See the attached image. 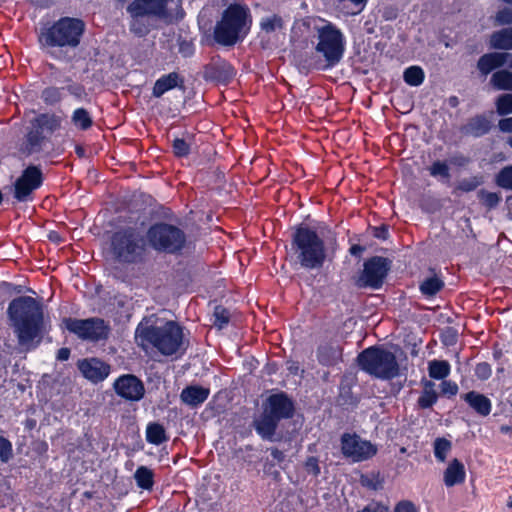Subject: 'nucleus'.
Listing matches in <instances>:
<instances>
[{
  "mask_svg": "<svg viewBox=\"0 0 512 512\" xmlns=\"http://www.w3.org/2000/svg\"><path fill=\"white\" fill-rule=\"evenodd\" d=\"M67 82L68 84L64 88L75 99L83 100L87 96L84 85L78 82H73L71 79H68Z\"/></svg>",
  "mask_w": 512,
  "mask_h": 512,
  "instance_id": "nucleus-51",
  "label": "nucleus"
},
{
  "mask_svg": "<svg viewBox=\"0 0 512 512\" xmlns=\"http://www.w3.org/2000/svg\"><path fill=\"white\" fill-rule=\"evenodd\" d=\"M312 32L316 40L314 49L323 57V61L314 57L302 59L299 61L300 69L306 72L327 71L337 66L346 49L344 33L336 24L322 18L314 21Z\"/></svg>",
  "mask_w": 512,
  "mask_h": 512,
  "instance_id": "nucleus-4",
  "label": "nucleus"
},
{
  "mask_svg": "<svg viewBox=\"0 0 512 512\" xmlns=\"http://www.w3.org/2000/svg\"><path fill=\"white\" fill-rule=\"evenodd\" d=\"M343 349L335 341L320 344L316 350V358L320 365L333 367L342 362Z\"/></svg>",
  "mask_w": 512,
  "mask_h": 512,
  "instance_id": "nucleus-20",
  "label": "nucleus"
},
{
  "mask_svg": "<svg viewBox=\"0 0 512 512\" xmlns=\"http://www.w3.org/2000/svg\"><path fill=\"white\" fill-rule=\"evenodd\" d=\"M479 198L482 204L488 209L495 208L501 200L499 194L495 192H488L484 189L479 192Z\"/></svg>",
  "mask_w": 512,
  "mask_h": 512,
  "instance_id": "nucleus-52",
  "label": "nucleus"
},
{
  "mask_svg": "<svg viewBox=\"0 0 512 512\" xmlns=\"http://www.w3.org/2000/svg\"><path fill=\"white\" fill-rule=\"evenodd\" d=\"M403 80L409 86L418 87L425 80L424 70L418 65L409 66L403 72Z\"/></svg>",
  "mask_w": 512,
  "mask_h": 512,
  "instance_id": "nucleus-38",
  "label": "nucleus"
},
{
  "mask_svg": "<svg viewBox=\"0 0 512 512\" xmlns=\"http://www.w3.org/2000/svg\"><path fill=\"white\" fill-rule=\"evenodd\" d=\"M113 390L118 397L129 402H138L145 395L143 381L131 373L118 376L114 380Z\"/></svg>",
  "mask_w": 512,
  "mask_h": 512,
  "instance_id": "nucleus-14",
  "label": "nucleus"
},
{
  "mask_svg": "<svg viewBox=\"0 0 512 512\" xmlns=\"http://www.w3.org/2000/svg\"><path fill=\"white\" fill-rule=\"evenodd\" d=\"M122 446L125 449L126 456L133 457L135 453L141 451L144 448L140 433L138 431L132 430L126 437V443H124Z\"/></svg>",
  "mask_w": 512,
  "mask_h": 512,
  "instance_id": "nucleus-39",
  "label": "nucleus"
},
{
  "mask_svg": "<svg viewBox=\"0 0 512 512\" xmlns=\"http://www.w3.org/2000/svg\"><path fill=\"white\" fill-rule=\"evenodd\" d=\"M360 483L363 487L371 490H379L383 487L384 478L379 472L372 471L370 473L362 474L360 477Z\"/></svg>",
  "mask_w": 512,
  "mask_h": 512,
  "instance_id": "nucleus-43",
  "label": "nucleus"
},
{
  "mask_svg": "<svg viewBox=\"0 0 512 512\" xmlns=\"http://www.w3.org/2000/svg\"><path fill=\"white\" fill-rule=\"evenodd\" d=\"M146 440L147 442L154 444V445H160V422L155 421L152 423H149L146 428Z\"/></svg>",
  "mask_w": 512,
  "mask_h": 512,
  "instance_id": "nucleus-54",
  "label": "nucleus"
},
{
  "mask_svg": "<svg viewBox=\"0 0 512 512\" xmlns=\"http://www.w3.org/2000/svg\"><path fill=\"white\" fill-rule=\"evenodd\" d=\"M394 512H418V510L412 501L402 500L396 504Z\"/></svg>",
  "mask_w": 512,
  "mask_h": 512,
  "instance_id": "nucleus-61",
  "label": "nucleus"
},
{
  "mask_svg": "<svg viewBox=\"0 0 512 512\" xmlns=\"http://www.w3.org/2000/svg\"><path fill=\"white\" fill-rule=\"evenodd\" d=\"M213 317V326L218 330H222L228 326L231 314L226 307L222 305H216L214 307Z\"/></svg>",
  "mask_w": 512,
  "mask_h": 512,
  "instance_id": "nucleus-42",
  "label": "nucleus"
},
{
  "mask_svg": "<svg viewBox=\"0 0 512 512\" xmlns=\"http://www.w3.org/2000/svg\"><path fill=\"white\" fill-rule=\"evenodd\" d=\"M7 317L24 351H33L43 342L47 333L43 305L31 296H18L7 307Z\"/></svg>",
  "mask_w": 512,
  "mask_h": 512,
  "instance_id": "nucleus-2",
  "label": "nucleus"
},
{
  "mask_svg": "<svg viewBox=\"0 0 512 512\" xmlns=\"http://www.w3.org/2000/svg\"><path fill=\"white\" fill-rule=\"evenodd\" d=\"M360 369L381 380H392L399 376L400 367L395 354L383 346H370L357 356Z\"/></svg>",
  "mask_w": 512,
  "mask_h": 512,
  "instance_id": "nucleus-7",
  "label": "nucleus"
},
{
  "mask_svg": "<svg viewBox=\"0 0 512 512\" xmlns=\"http://www.w3.org/2000/svg\"><path fill=\"white\" fill-rule=\"evenodd\" d=\"M73 125L82 131H86L93 126V118L86 108L80 107L73 111L71 116Z\"/></svg>",
  "mask_w": 512,
  "mask_h": 512,
  "instance_id": "nucleus-36",
  "label": "nucleus"
},
{
  "mask_svg": "<svg viewBox=\"0 0 512 512\" xmlns=\"http://www.w3.org/2000/svg\"><path fill=\"white\" fill-rule=\"evenodd\" d=\"M278 423V420L264 412L258 419L254 421V428L257 434L263 440L274 441Z\"/></svg>",
  "mask_w": 512,
  "mask_h": 512,
  "instance_id": "nucleus-28",
  "label": "nucleus"
},
{
  "mask_svg": "<svg viewBox=\"0 0 512 512\" xmlns=\"http://www.w3.org/2000/svg\"><path fill=\"white\" fill-rule=\"evenodd\" d=\"M490 83L495 90L512 91V72L508 70H498L490 78Z\"/></svg>",
  "mask_w": 512,
  "mask_h": 512,
  "instance_id": "nucleus-34",
  "label": "nucleus"
},
{
  "mask_svg": "<svg viewBox=\"0 0 512 512\" xmlns=\"http://www.w3.org/2000/svg\"><path fill=\"white\" fill-rule=\"evenodd\" d=\"M176 39V46L178 53L183 58H192L196 52L195 40L196 36L193 35L190 28L181 25L177 29V33H173Z\"/></svg>",
  "mask_w": 512,
  "mask_h": 512,
  "instance_id": "nucleus-21",
  "label": "nucleus"
},
{
  "mask_svg": "<svg viewBox=\"0 0 512 512\" xmlns=\"http://www.w3.org/2000/svg\"><path fill=\"white\" fill-rule=\"evenodd\" d=\"M61 117L56 114L41 113L37 115L32 121L31 125L38 128L43 134H53L61 128Z\"/></svg>",
  "mask_w": 512,
  "mask_h": 512,
  "instance_id": "nucleus-30",
  "label": "nucleus"
},
{
  "mask_svg": "<svg viewBox=\"0 0 512 512\" xmlns=\"http://www.w3.org/2000/svg\"><path fill=\"white\" fill-rule=\"evenodd\" d=\"M268 410L266 413L280 421L282 419H289L294 414V403L284 392L272 394L267 399Z\"/></svg>",
  "mask_w": 512,
  "mask_h": 512,
  "instance_id": "nucleus-19",
  "label": "nucleus"
},
{
  "mask_svg": "<svg viewBox=\"0 0 512 512\" xmlns=\"http://www.w3.org/2000/svg\"><path fill=\"white\" fill-rule=\"evenodd\" d=\"M438 400L437 392L435 391V384L432 381H423V390L417 400V405L421 409H429Z\"/></svg>",
  "mask_w": 512,
  "mask_h": 512,
  "instance_id": "nucleus-32",
  "label": "nucleus"
},
{
  "mask_svg": "<svg viewBox=\"0 0 512 512\" xmlns=\"http://www.w3.org/2000/svg\"><path fill=\"white\" fill-rule=\"evenodd\" d=\"M496 20L501 25L512 24V8H503L496 14Z\"/></svg>",
  "mask_w": 512,
  "mask_h": 512,
  "instance_id": "nucleus-60",
  "label": "nucleus"
},
{
  "mask_svg": "<svg viewBox=\"0 0 512 512\" xmlns=\"http://www.w3.org/2000/svg\"><path fill=\"white\" fill-rule=\"evenodd\" d=\"M260 28L265 33H273L283 28V20L277 14L263 17L260 21Z\"/></svg>",
  "mask_w": 512,
  "mask_h": 512,
  "instance_id": "nucleus-44",
  "label": "nucleus"
},
{
  "mask_svg": "<svg viewBox=\"0 0 512 512\" xmlns=\"http://www.w3.org/2000/svg\"><path fill=\"white\" fill-rule=\"evenodd\" d=\"M63 87L49 86L41 91L40 98L48 106H54L63 100Z\"/></svg>",
  "mask_w": 512,
  "mask_h": 512,
  "instance_id": "nucleus-41",
  "label": "nucleus"
},
{
  "mask_svg": "<svg viewBox=\"0 0 512 512\" xmlns=\"http://www.w3.org/2000/svg\"><path fill=\"white\" fill-rule=\"evenodd\" d=\"M429 174L432 177H440L443 180H448L450 178V169L448 164L445 161H434L430 167L428 168Z\"/></svg>",
  "mask_w": 512,
  "mask_h": 512,
  "instance_id": "nucleus-47",
  "label": "nucleus"
},
{
  "mask_svg": "<svg viewBox=\"0 0 512 512\" xmlns=\"http://www.w3.org/2000/svg\"><path fill=\"white\" fill-rule=\"evenodd\" d=\"M184 16L182 0H162V22L167 24L176 23L182 20Z\"/></svg>",
  "mask_w": 512,
  "mask_h": 512,
  "instance_id": "nucleus-29",
  "label": "nucleus"
},
{
  "mask_svg": "<svg viewBox=\"0 0 512 512\" xmlns=\"http://www.w3.org/2000/svg\"><path fill=\"white\" fill-rule=\"evenodd\" d=\"M483 182L482 176H471L460 180L458 182L457 189L465 193L472 192L482 185Z\"/></svg>",
  "mask_w": 512,
  "mask_h": 512,
  "instance_id": "nucleus-49",
  "label": "nucleus"
},
{
  "mask_svg": "<svg viewBox=\"0 0 512 512\" xmlns=\"http://www.w3.org/2000/svg\"><path fill=\"white\" fill-rule=\"evenodd\" d=\"M210 395V389L200 385L186 386L180 394L181 401L191 408L203 404Z\"/></svg>",
  "mask_w": 512,
  "mask_h": 512,
  "instance_id": "nucleus-24",
  "label": "nucleus"
},
{
  "mask_svg": "<svg viewBox=\"0 0 512 512\" xmlns=\"http://www.w3.org/2000/svg\"><path fill=\"white\" fill-rule=\"evenodd\" d=\"M305 471L314 477H318L321 473L319 460L316 456H308L304 462Z\"/></svg>",
  "mask_w": 512,
  "mask_h": 512,
  "instance_id": "nucleus-56",
  "label": "nucleus"
},
{
  "mask_svg": "<svg viewBox=\"0 0 512 512\" xmlns=\"http://www.w3.org/2000/svg\"><path fill=\"white\" fill-rule=\"evenodd\" d=\"M143 18H131L130 31L138 37H143L148 34L149 28L142 23Z\"/></svg>",
  "mask_w": 512,
  "mask_h": 512,
  "instance_id": "nucleus-57",
  "label": "nucleus"
},
{
  "mask_svg": "<svg viewBox=\"0 0 512 512\" xmlns=\"http://www.w3.org/2000/svg\"><path fill=\"white\" fill-rule=\"evenodd\" d=\"M13 458V445L11 441L0 435V461L8 463Z\"/></svg>",
  "mask_w": 512,
  "mask_h": 512,
  "instance_id": "nucleus-50",
  "label": "nucleus"
},
{
  "mask_svg": "<svg viewBox=\"0 0 512 512\" xmlns=\"http://www.w3.org/2000/svg\"><path fill=\"white\" fill-rule=\"evenodd\" d=\"M189 345V339L184 337L183 327L178 322L169 320L162 324V356L181 359Z\"/></svg>",
  "mask_w": 512,
  "mask_h": 512,
  "instance_id": "nucleus-11",
  "label": "nucleus"
},
{
  "mask_svg": "<svg viewBox=\"0 0 512 512\" xmlns=\"http://www.w3.org/2000/svg\"><path fill=\"white\" fill-rule=\"evenodd\" d=\"M44 182V174L40 165L29 164L13 183V198L19 203L33 200V193Z\"/></svg>",
  "mask_w": 512,
  "mask_h": 512,
  "instance_id": "nucleus-10",
  "label": "nucleus"
},
{
  "mask_svg": "<svg viewBox=\"0 0 512 512\" xmlns=\"http://www.w3.org/2000/svg\"><path fill=\"white\" fill-rule=\"evenodd\" d=\"M358 512H388V508L380 503H372Z\"/></svg>",
  "mask_w": 512,
  "mask_h": 512,
  "instance_id": "nucleus-64",
  "label": "nucleus"
},
{
  "mask_svg": "<svg viewBox=\"0 0 512 512\" xmlns=\"http://www.w3.org/2000/svg\"><path fill=\"white\" fill-rule=\"evenodd\" d=\"M341 452L353 462H362L376 455L377 448L370 441L361 439L355 433H344L341 436Z\"/></svg>",
  "mask_w": 512,
  "mask_h": 512,
  "instance_id": "nucleus-13",
  "label": "nucleus"
},
{
  "mask_svg": "<svg viewBox=\"0 0 512 512\" xmlns=\"http://www.w3.org/2000/svg\"><path fill=\"white\" fill-rule=\"evenodd\" d=\"M172 151L176 157H186L190 153V144L182 138H175L172 141Z\"/></svg>",
  "mask_w": 512,
  "mask_h": 512,
  "instance_id": "nucleus-53",
  "label": "nucleus"
},
{
  "mask_svg": "<svg viewBox=\"0 0 512 512\" xmlns=\"http://www.w3.org/2000/svg\"><path fill=\"white\" fill-rule=\"evenodd\" d=\"M491 46L496 49H512V27L494 32L491 36Z\"/></svg>",
  "mask_w": 512,
  "mask_h": 512,
  "instance_id": "nucleus-35",
  "label": "nucleus"
},
{
  "mask_svg": "<svg viewBox=\"0 0 512 512\" xmlns=\"http://www.w3.org/2000/svg\"><path fill=\"white\" fill-rule=\"evenodd\" d=\"M373 236L379 240H387L389 237V229L388 226L382 224L380 226L373 228Z\"/></svg>",
  "mask_w": 512,
  "mask_h": 512,
  "instance_id": "nucleus-63",
  "label": "nucleus"
},
{
  "mask_svg": "<svg viewBox=\"0 0 512 512\" xmlns=\"http://www.w3.org/2000/svg\"><path fill=\"white\" fill-rule=\"evenodd\" d=\"M65 329L83 341L100 342L109 338L111 327L108 322L99 317L77 319L63 318Z\"/></svg>",
  "mask_w": 512,
  "mask_h": 512,
  "instance_id": "nucleus-8",
  "label": "nucleus"
},
{
  "mask_svg": "<svg viewBox=\"0 0 512 512\" xmlns=\"http://www.w3.org/2000/svg\"><path fill=\"white\" fill-rule=\"evenodd\" d=\"M441 392L444 395L454 396L458 392V386L455 382L443 380L441 385Z\"/></svg>",
  "mask_w": 512,
  "mask_h": 512,
  "instance_id": "nucleus-62",
  "label": "nucleus"
},
{
  "mask_svg": "<svg viewBox=\"0 0 512 512\" xmlns=\"http://www.w3.org/2000/svg\"><path fill=\"white\" fill-rule=\"evenodd\" d=\"M235 74L234 67L220 56L213 57L203 68V78L205 81L222 85L229 84Z\"/></svg>",
  "mask_w": 512,
  "mask_h": 512,
  "instance_id": "nucleus-15",
  "label": "nucleus"
},
{
  "mask_svg": "<svg viewBox=\"0 0 512 512\" xmlns=\"http://www.w3.org/2000/svg\"><path fill=\"white\" fill-rule=\"evenodd\" d=\"M290 246L296 263L308 271L319 270L326 262H332L339 248L335 235L326 242L315 228L304 223L293 228Z\"/></svg>",
  "mask_w": 512,
  "mask_h": 512,
  "instance_id": "nucleus-3",
  "label": "nucleus"
},
{
  "mask_svg": "<svg viewBox=\"0 0 512 512\" xmlns=\"http://www.w3.org/2000/svg\"><path fill=\"white\" fill-rule=\"evenodd\" d=\"M466 471L464 464L458 460L453 459L444 471L443 480L446 487H453L465 482Z\"/></svg>",
  "mask_w": 512,
  "mask_h": 512,
  "instance_id": "nucleus-27",
  "label": "nucleus"
},
{
  "mask_svg": "<svg viewBox=\"0 0 512 512\" xmlns=\"http://www.w3.org/2000/svg\"><path fill=\"white\" fill-rule=\"evenodd\" d=\"M391 264V260L386 257L372 256L368 258L364 262L357 285L361 288L380 289L391 269Z\"/></svg>",
  "mask_w": 512,
  "mask_h": 512,
  "instance_id": "nucleus-12",
  "label": "nucleus"
},
{
  "mask_svg": "<svg viewBox=\"0 0 512 512\" xmlns=\"http://www.w3.org/2000/svg\"><path fill=\"white\" fill-rule=\"evenodd\" d=\"M475 375L480 380H487L492 375V368L487 362H480L475 367Z\"/></svg>",
  "mask_w": 512,
  "mask_h": 512,
  "instance_id": "nucleus-58",
  "label": "nucleus"
},
{
  "mask_svg": "<svg viewBox=\"0 0 512 512\" xmlns=\"http://www.w3.org/2000/svg\"><path fill=\"white\" fill-rule=\"evenodd\" d=\"M85 32V23L82 19L74 17H61L52 25L42 28L38 42L43 52L58 61H70L68 49H75L80 45Z\"/></svg>",
  "mask_w": 512,
  "mask_h": 512,
  "instance_id": "nucleus-5",
  "label": "nucleus"
},
{
  "mask_svg": "<svg viewBox=\"0 0 512 512\" xmlns=\"http://www.w3.org/2000/svg\"><path fill=\"white\" fill-rule=\"evenodd\" d=\"M507 56L506 53L500 52L486 53L478 59L477 69L482 75L487 76L493 70L504 66Z\"/></svg>",
  "mask_w": 512,
  "mask_h": 512,
  "instance_id": "nucleus-25",
  "label": "nucleus"
},
{
  "mask_svg": "<svg viewBox=\"0 0 512 512\" xmlns=\"http://www.w3.org/2000/svg\"><path fill=\"white\" fill-rule=\"evenodd\" d=\"M495 107L500 116L512 114V93L499 95L495 100Z\"/></svg>",
  "mask_w": 512,
  "mask_h": 512,
  "instance_id": "nucleus-45",
  "label": "nucleus"
},
{
  "mask_svg": "<svg viewBox=\"0 0 512 512\" xmlns=\"http://www.w3.org/2000/svg\"><path fill=\"white\" fill-rule=\"evenodd\" d=\"M151 250L160 252V210L156 208L144 209L134 225L120 227L110 237L111 258L121 266L145 264Z\"/></svg>",
  "mask_w": 512,
  "mask_h": 512,
  "instance_id": "nucleus-1",
  "label": "nucleus"
},
{
  "mask_svg": "<svg viewBox=\"0 0 512 512\" xmlns=\"http://www.w3.org/2000/svg\"><path fill=\"white\" fill-rule=\"evenodd\" d=\"M196 239L173 224L162 222V253L188 256L194 253Z\"/></svg>",
  "mask_w": 512,
  "mask_h": 512,
  "instance_id": "nucleus-9",
  "label": "nucleus"
},
{
  "mask_svg": "<svg viewBox=\"0 0 512 512\" xmlns=\"http://www.w3.org/2000/svg\"><path fill=\"white\" fill-rule=\"evenodd\" d=\"M339 402L343 406L356 407L359 398L353 394L351 388H344L340 391Z\"/></svg>",
  "mask_w": 512,
  "mask_h": 512,
  "instance_id": "nucleus-55",
  "label": "nucleus"
},
{
  "mask_svg": "<svg viewBox=\"0 0 512 512\" xmlns=\"http://www.w3.org/2000/svg\"><path fill=\"white\" fill-rule=\"evenodd\" d=\"M496 184L506 190H512V165L502 168L496 175Z\"/></svg>",
  "mask_w": 512,
  "mask_h": 512,
  "instance_id": "nucleus-48",
  "label": "nucleus"
},
{
  "mask_svg": "<svg viewBox=\"0 0 512 512\" xmlns=\"http://www.w3.org/2000/svg\"><path fill=\"white\" fill-rule=\"evenodd\" d=\"M445 286L441 277L434 274L433 276L425 278L419 285L420 293L426 298L430 299L435 297Z\"/></svg>",
  "mask_w": 512,
  "mask_h": 512,
  "instance_id": "nucleus-31",
  "label": "nucleus"
},
{
  "mask_svg": "<svg viewBox=\"0 0 512 512\" xmlns=\"http://www.w3.org/2000/svg\"><path fill=\"white\" fill-rule=\"evenodd\" d=\"M126 11L131 18L160 17V0H133Z\"/></svg>",
  "mask_w": 512,
  "mask_h": 512,
  "instance_id": "nucleus-22",
  "label": "nucleus"
},
{
  "mask_svg": "<svg viewBox=\"0 0 512 512\" xmlns=\"http://www.w3.org/2000/svg\"><path fill=\"white\" fill-rule=\"evenodd\" d=\"M252 24L250 10L246 5L232 3L222 12L214 27V40L222 46H234L249 33Z\"/></svg>",
  "mask_w": 512,
  "mask_h": 512,
  "instance_id": "nucleus-6",
  "label": "nucleus"
},
{
  "mask_svg": "<svg viewBox=\"0 0 512 512\" xmlns=\"http://www.w3.org/2000/svg\"><path fill=\"white\" fill-rule=\"evenodd\" d=\"M134 479L137 486L142 490H151L154 485V473L146 466H139L136 469Z\"/></svg>",
  "mask_w": 512,
  "mask_h": 512,
  "instance_id": "nucleus-37",
  "label": "nucleus"
},
{
  "mask_svg": "<svg viewBox=\"0 0 512 512\" xmlns=\"http://www.w3.org/2000/svg\"><path fill=\"white\" fill-rule=\"evenodd\" d=\"M172 89H178L182 94L187 90L184 77L175 71L162 75V95Z\"/></svg>",
  "mask_w": 512,
  "mask_h": 512,
  "instance_id": "nucleus-33",
  "label": "nucleus"
},
{
  "mask_svg": "<svg viewBox=\"0 0 512 512\" xmlns=\"http://www.w3.org/2000/svg\"><path fill=\"white\" fill-rule=\"evenodd\" d=\"M461 398L470 409L481 417H487L492 411L491 400L482 393L473 390L463 394Z\"/></svg>",
  "mask_w": 512,
  "mask_h": 512,
  "instance_id": "nucleus-23",
  "label": "nucleus"
},
{
  "mask_svg": "<svg viewBox=\"0 0 512 512\" xmlns=\"http://www.w3.org/2000/svg\"><path fill=\"white\" fill-rule=\"evenodd\" d=\"M434 456L439 462H444L451 450V442L444 437H438L434 441Z\"/></svg>",
  "mask_w": 512,
  "mask_h": 512,
  "instance_id": "nucleus-46",
  "label": "nucleus"
},
{
  "mask_svg": "<svg viewBox=\"0 0 512 512\" xmlns=\"http://www.w3.org/2000/svg\"><path fill=\"white\" fill-rule=\"evenodd\" d=\"M77 368L85 379L94 384L103 382L111 372V366L97 357L79 360Z\"/></svg>",
  "mask_w": 512,
  "mask_h": 512,
  "instance_id": "nucleus-16",
  "label": "nucleus"
},
{
  "mask_svg": "<svg viewBox=\"0 0 512 512\" xmlns=\"http://www.w3.org/2000/svg\"><path fill=\"white\" fill-rule=\"evenodd\" d=\"M135 342L145 352L151 348L160 351V327L150 325L144 318L135 329Z\"/></svg>",
  "mask_w": 512,
  "mask_h": 512,
  "instance_id": "nucleus-18",
  "label": "nucleus"
},
{
  "mask_svg": "<svg viewBox=\"0 0 512 512\" xmlns=\"http://www.w3.org/2000/svg\"><path fill=\"white\" fill-rule=\"evenodd\" d=\"M45 140L46 136L38 128L31 125L25 135L21 150L26 155L40 153Z\"/></svg>",
  "mask_w": 512,
  "mask_h": 512,
  "instance_id": "nucleus-26",
  "label": "nucleus"
},
{
  "mask_svg": "<svg viewBox=\"0 0 512 512\" xmlns=\"http://www.w3.org/2000/svg\"><path fill=\"white\" fill-rule=\"evenodd\" d=\"M429 376L435 380H444L450 374V364L444 360H432L428 365Z\"/></svg>",
  "mask_w": 512,
  "mask_h": 512,
  "instance_id": "nucleus-40",
  "label": "nucleus"
},
{
  "mask_svg": "<svg viewBox=\"0 0 512 512\" xmlns=\"http://www.w3.org/2000/svg\"><path fill=\"white\" fill-rule=\"evenodd\" d=\"M493 115V111L476 114L469 118L467 122L460 127V132L464 136L473 138H481L489 134L493 128Z\"/></svg>",
  "mask_w": 512,
  "mask_h": 512,
  "instance_id": "nucleus-17",
  "label": "nucleus"
},
{
  "mask_svg": "<svg viewBox=\"0 0 512 512\" xmlns=\"http://www.w3.org/2000/svg\"><path fill=\"white\" fill-rule=\"evenodd\" d=\"M119 265L120 264L112 267L110 275L117 281H120L123 283L129 282L130 277H129L128 273L126 272V270L123 267H121Z\"/></svg>",
  "mask_w": 512,
  "mask_h": 512,
  "instance_id": "nucleus-59",
  "label": "nucleus"
}]
</instances>
